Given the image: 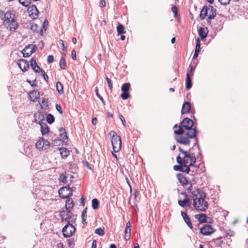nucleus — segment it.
Returning a JSON list of instances; mask_svg holds the SVG:
<instances>
[{
  "label": "nucleus",
  "mask_w": 248,
  "mask_h": 248,
  "mask_svg": "<svg viewBox=\"0 0 248 248\" xmlns=\"http://www.w3.org/2000/svg\"><path fill=\"white\" fill-rule=\"evenodd\" d=\"M176 161L179 165H175L173 167V169L176 171H181L182 169V164H183L182 158L180 155H179L176 158Z\"/></svg>",
  "instance_id": "21"
},
{
  "label": "nucleus",
  "mask_w": 248,
  "mask_h": 248,
  "mask_svg": "<svg viewBox=\"0 0 248 248\" xmlns=\"http://www.w3.org/2000/svg\"><path fill=\"white\" fill-rule=\"evenodd\" d=\"M117 31L118 35L122 34L124 33V28L122 24H119L117 27Z\"/></svg>",
  "instance_id": "33"
},
{
  "label": "nucleus",
  "mask_w": 248,
  "mask_h": 248,
  "mask_svg": "<svg viewBox=\"0 0 248 248\" xmlns=\"http://www.w3.org/2000/svg\"><path fill=\"white\" fill-rule=\"evenodd\" d=\"M213 242L216 246L218 247L222 244V241L221 240V238H217L214 239L213 240Z\"/></svg>",
  "instance_id": "43"
},
{
  "label": "nucleus",
  "mask_w": 248,
  "mask_h": 248,
  "mask_svg": "<svg viewBox=\"0 0 248 248\" xmlns=\"http://www.w3.org/2000/svg\"><path fill=\"white\" fill-rule=\"evenodd\" d=\"M106 5V1L105 0H101L100 2V6L101 7H103Z\"/></svg>",
  "instance_id": "56"
},
{
  "label": "nucleus",
  "mask_w": 248,
  "mask_h": 248,
  "mask_svg": "<svg viewBox=\"0 0 248 248\" xmlns=\"http://www.w3.org/2000/svg\"><path fill=\"white\" fill-rule=\"evenodd\" d=\"M7 24L8 25L7 29L11 32H15L18 27V24L15 19Z\"/></svg>",
  "instance_id": "17"
},
{
  "label": "nucleus",
  "mask_w": 248,
  "mask_h": 248,
  "mask_svg": "<svg viewBox=\"0 0 248 248\" xmlns=\"http://www.w3.org/2000/svg\"><path fill=\"white\" fill-rule=\"evenodd\" d=\"M96 240H93L92 242V248H96Z\"/></svg>",
  "instance_id": "58"
},
{
  "label": "nucleus",
  "mask_w": 248,
  "mask_h": 248,
  "mask_svg": "<svg viewBox=\"0 0 248 248\" xmlns=\"http://www.w3.org/2000/svg\"><path fill=\"white\" fill-rule=\"evenodd\" d=\"M179 150L184 155V157L182 158L183 164H186L190 166H194L196 162V158L194 154L188 153L180 147L179 148Z\"/></svg>",
  "instance_id": "4"
},
{
  "label": "nucleus",
  "mask_w": 248,
  "mask_h": 248,
  "mask_svg": "<svg viewBox=\"0 0 248 248\" xmlns=\"http://www.w3.org/2000/svg\"><path fill=\"white\" fill-rule=\"evenodd\" d=\"M17 64L19 67L22 71H27L30 67V65L28 62L24 59H20L18 60Z\"/></svg>",
  "instance_id": "14"
},
{
  "label": "nucleus",
  "mask_w": 248,
  "mask_h": 248,
  "mask_svg": "<svg viewBox=\"0 0 248 248\" xmlns=\"http://www.w3.org/2000/svg\"><path fill=\"white\" fill-rule=\"evenodd\" d=\"M199 34L202 39L205 38L207 36V33L203 28H200L199 30Z\"/></svg>",
  "instance_id": "32"
},
{
  "label": "nucleus",
  "mask_w": 248,
  "mask_h": 248,
  "mask_svg": "<svg viewBox=\"0 0 248 248\" xmlns=\"http://www.w3.org/2000/svg\"><path fill=\"white\" fill-rule=\"evenodd\" d=\"M59 44L62 47V49L64 51H66L67 50L66 47L64 45V43L63 40H60L59 41Z\"/></svg>",
  "instance_id": "48"
},
{
  "label": "nucleus",
  "mask_w": 248,
  "mask_h": 248,
  "mask_svg": "<svg viewBox=\"0 0 248 248\" xmlns=\"http://www.w3.org/2000/svg\"><path fill=\"white\" fill-rule=\"evenodd\" d=\"M75 231V227L69 222L62 229L64 237L66 238L70 237L73 234Z\"/></svg>",
  "instance_id": "6"
},
{
  "label": "nucleus",
  "mask_w": 248,
  "mask_h": 248,
  "mask_svg": "<svg viewBox=\"0 0 248 248\" xmlns=\"http://www.w3.org/2000/svg\"><path fill=\"white\" fill-rule=\"evenodd\" d=\"M193 121L188 118H185L181 123L180 126L175 124L173 128H178L174 130V133L177 136L174 137L176 141L184 145H189L190 143V139L195 138L197 135L196 128H192Z\"/></svg>",
  "instance_id": "1"
},
{
  "label": "nucleus",
  "mask_w": 248,
  "mask_h": 248,
  "mask_svg": "<svg viewBox=\"0 0 248 248\" xmlns=\"http://www.w3.org/2000/svg\"><path fill=\"white\" fill-rule=\"evenodd\" d=\"M59 194L62 198H68L72 195V188L69 186H63L59 190Z\"/></svg>",
  "instance_id": "7"
},
{
  "label": "nucleus",
  "mask_w": 248,
  "mask_h": 248,
  "mask_svg": "<svg viewBox=\"0 0 248 248\" xmlns=\"http://www.w3.org/2000/svg\"><path fill=\"white\" fill-rule=\"evenodd\" d=\"M130 87V84L129 83H124L121 88V90L122 92H128Z\"/></svg>",
  "instance_id": "40"
},
{
  "label": "nucleus",
  "mask_w": 248,
  "mask_h": 248,
  "mask_svg": "<svg viewBox=\"0 0 248 248\" xmlns=\"http://www.w3.org/2000/svg\"><path fill=\"white\" fill-rule=\"evenodd\" d=\"M47 61L49 63H52L54 61V57L52 55H49L47 58Z\"/></svg>",
  "instance_id": "51"
},
{
  "label": "nucleus",
  "mask_w": 248,
  "mask_h": 248,
  "mask_svg": "<svg viewBox=\"0 0 248 248\" xmlns=\"http://www.w3.org/2000/svg\"><path fill=\"white\" fill-rule=\"evenodd\" d=\"M194 69H195V68L193 67L191 65V64H190L189 70H188V71L187 73H190V75L191 74L192 75L193 74H192V71H194Z\"/></svg>",
  "instance_id": "55"
},
{
  "label": "nucleus",
  "mask_w": 248,
  "mask_h": 248,
  "mask_svg": "<svg viewBox=\"0 0 248 248\" xmlns=\"http://www.w3.org/2000/svg\"><path fill=\"white\" fill-rule=\"evenodd\" d=\"M28 11L29 16L32 19H36L38 17L39 12L35 5L29 6Z\"/></svg>",
  "instance_id": "12"
},
{
  "label": "nucleus",
  "mask_w": 248,
  "mask_h": 248,
  "mask_svg": "<svg viewBox=\"0 0 248 248\" xmlns=\"http://www.w3.org/2000/svg\"><path fill=\"white\" fill-rule=\"evenodd\" d=\"M181 195L182 196H183V198L180 196L179 197L180 200H179L178 202L179 205L182 207H190L191 203L189 201V198L186 193L185 192H182Z\"/></svg>",
  "instance_id": "8"
},
{
  "label": "nucleus",
  "mask_w": 248,
  "mask_h": 248,
  "mask_svg": "<svg viewBox=\"0 0 248 248\" xmlns=\"http://www.w3.org/2000/svg\"><path fill=\"white\" fill-rule=\"evenodd\" d=\"M182 169L181 171L186 172V173H188L190 171V169L189 167L190 166L189 165L186 164H182Z\"/></svg>",
  "instance_id": "36"
},
{
  "label": "nucleus",
  "mask_w": 248,
  "mask_h": 248,
  "mask_svg": "<svg viewBox=\"0 0 248 248\" xmlns=\"http://www.w3.org/2000/svg\"><path fill=\"white\" fill-rule=\"evenodd\" d=\"M71 56L73 60H76L77 57H76V52L75 50H73L71 52Z\"/></svg>",
  "instance_id": "54"
},
{
  "label": "nucleus",
  "mask_w": 248,
  "mask_h": 248,
  "mask_svg": "<svg viewBox=\"0 0 248 248\" xmlns=\"http://www.w3.org/2000/svg\"><path fill=\"white\" fill-rule=\"evenodd\" d=\"M119 117L120 119V120H121L124 126H125L126 125V122L125 121V119H124V116L121 114H119Z\"/></svg>",
  "instance_id": "50"
},
{
  "label": "nucleus",
  "mask_w": 248,
  "mask_h": 248,
  "mask_svg": "<svg viewBox=\"0 0 248 248\" xmlns=\"http://www.w3.org/2000/svg\"><path fill=\"white\" fill-rule=\"evenodd\" d=\"M36 46L34 45H30L25 47L22 51L24 57H30L36 50Z\"/></svg>",
  "instance_id": "10"
},
{
  "label": "nucleus",
  "mask_w": 248,
  "mask_h": 248,
  "mask_svg": "<svg viewBox=\"0 0 248 248\" xmlns=\"http://www.w3.org/2000/svg\"><path fill=\"white\" fill-rule=\"evenodd\" d=\"M40 72H41L42 73V76L44 78V79L46 81H48V76L46 74L45 71L43 70V69H41V70L40 71Z\"/></svg>",
  "instance_id": "45"
},
{
  "label": "nucleus",
  "mask_w": 248,
  "mask_h": 248,
  "mask_svg": "<svg viewBox=\"0 0 248 248\" xmlns=\"http://www.w3.org/2000/svg\"><path fill=\"white\" fill-rule=\"evenodd\" d=\"M131 223H130V221H128V222H127L126 223V228H131Z\"/></svg>",
  "instance_id": "64"
},
{
  "label": "nucleus",
  "mask_w": 248,
  "mask_h": 248,
  "mask_svg": "<svg viewBox=\"0 0 248 248\" xmlns=\"http://www.w3.org/2000/svg\"><path fill=\"white\" fill-rule=\"evenodd\" d=\"M99 202L96 199H93L92 201V205L93 209L96 210L98 208Z\"/></svg>",
  "instance_id": "35"
},
{
  "label": "nucleus",
  "mask_w": 248,
  "mask_h": 248,
  "mask_svg": "<svg viewBox=\"0 0 248 248\" xmlns=\"http://www.w3.org/2000/svg\"><path fill=\"white\" fill-rule=\"evenodd\" d=\"M171 11L173 12V13L174 14V16L176 17L177 15V13H178V10H177V7H176V6H175V5L173 6L171 8Z\"/></svg>",
  "instance_id": "47"
},
{
  "label": "nucleus",
  "mask_w": 248,
  "mask_h": 248,
  "mask_svg": "<svg viewBox=\"0 0 248 248\" xmlns=\"http://www.w3.org/2000/svg\"><path fill=\"white\" fill-rule=\"evenodd\" d=\"M60 151V154L62 158H65L69 155V151L66 148H61L59 149Z\"/></svg>",
  "instance_id": "26"
},
{
  "label": "nucleus",
  "mask_w": 248,
  "mask_h": 248,
  "mask_svg": "<svg viewBox=\"0 0 248 248\" xmlns=\"http://www.w3.org/2000/svg\"><path fill=\"white\" fill-rule=\"evenodd\" d=\"M196 218L198 219L200 222H206V216L205 214H200L199 215H196L195 216Z\"/></svg>",
  "instance_id": "28"
},
{
  "label": "nucleus",
  "mask_w": 248,
  "mask_h": 248,
  "mask_svg": "<svg viewBox=\"0 0 248 248\" xmlns=\"http://www.w3.org/2000/svg\"><path fill=\"white\" fill-rule=\"evenodd\" d=\"M34 97V99H33V101H35V100H37L40 98V93L37 91H33L31 92L30 93Z\"/></svg>",
  "instance_id": "38"
},
{
  "label": "nucleus",
  "mask_w": 248,
  "mask_h": 248,
  "mask_svg": "<svg viewBox=\"0 0 248 248\" xmlns=\"http://www.w3.org/2000/svg\"><path fill=\"white\" fill-rule=\"evenodd\" d=\"M121 96L123 99L126 100L129 97V94L128 92H123V93L121 94Z\"/></svg>",
  "instance_id": "44"
},
{
  "label": "nucleus",
  "mask_w": 248,
  "mask_h": 248,
  "mask_svg": "<svg viewBox=\"0 0 248 248\" xmlns=\"http://www.w3.org/2000/svg\"><path fill=\"white\" fill-rule=\"evenodd\" d=\"M177 177L181 184V185L189 192H191V188L192 187V184L191 182H189L186 178L181 173L177 174Z\"/></svg>",
  "instance_id": "5"
},
{
  "label": "nucleus",
  "mask_w": 248,
  "mask_h": 248,
  "mask_svg": "<svg viewBox=\"0 0 248 248\" xmlns=\"http://www.w3.org/2000/svg\"><path fill=\"white\" fill-rule=\"evenodd\" d=\"M95 94H96V95L97 96V97L101 101V102H102V103L105 105V101L103 99V98L102 97V96L99 94V92H98V88L96 87L95 89Z\"/></svg>",
  "instance_id": "42"
},
{
  "label": "nucleus",
  "mask_w": 248,
  "mask_h": 248,
  "mask_svg": "<svg viewBox=\"0 0 248 248\" xmlns=\"http://www.w3.org/2000/svg\"><path fill=\"white\" fill-rule=\"evenodd\" d=\"M106 79L107 81L109 89L111 90L112 88V84L111 79L109 78L108 77H106Z\"/></svg>",
  "instance_id": "46"
},
{
  "label": "nucleus",
  "mask_w": 248,
  "mask_h": 248,
  "mask_svg": "<svg viewBox=\"0 0 248 248\" xmlns=\"http://www.w3.org/2000/svg\"><path fill=\"white\" fill-rule=\"evenodd\" d=\"M130 234H131L124 233V238L126 240H128V239H129V238L130 237Z\"/></svg>",
  "instance_id": "61"
},
{
  "label": "nucleus",
  "mask_w": 248,
  "mask_h": 248,
  "mask_svg": "<svg viewBox=\"0 0 248 248\" xmlns=\"http://www.w3.org/2000/svg\"><path fill=\"white\" fill-rule=\"evenodd\" d=\"M200 46H201V41L200 40V39L198 38L196 40V48L195 52L193 57V58L194 59H196L199 55V52L200 50Z\"/></svg>",
  "instance_id": "23"
},
{
  "label": "nucleus",
  "mask_w": 248,
  "mask_h": 248,
  "mask_svg": "<svg viewBox=\"0 0 248 248\" xmlns=\"http://www.w3.org/2000/svg\"><path fill=\"white\" fill-rule=\"evenodd\" d=\"M191 106L190 103L188 101L185 102L182 106V108L181 110L182 114H186L187 113L189 112L190 110Z\"/></svg>",
  "instance_id": "20"
},
{
  "label": "nucleus",
  "mask_w": 248,
  "mask_h": 248,
  "mask_svg": "<svg viewBox=\"0 0 248 248\" xmlns=\"http://www.w3.org/2000/svg\"><path fill=\"white\" fill-rule=\"evenodd\" d=\"M56 88L60 94H62L63 93V85L61 82L58 81L56 83Z\"/></svg>",
  "instance_id": "30"
},
{
  "label": "nucleus",
  "mask_w": 248,
  "mask_h": 248,
  "mask_svg": "<svg viewBox=\"0 0 248 248\" xmlns=\"http://www.w3.org/2000/svg\"><path fill=\"white\" fill-rule=\"evenodd\" d=\"M214 232V229L210 225H204L200 229V232L204 235H209Z\"/></svg>",
  "instance_id": "13"
},
{
  "label": "nucleus",
  "mask_w": 248,
  "mask_h": 248,
  "mask_svg": "<svg viewBox=\"0 0 248 248\" xmlns=\"http://www.w3.org/2000/svg\"><path fill=\"white\" fill-rule=\"evenodd\" d=\"M56 108L59 112V113L60 114H62V107L60 105L56 104Z\"/></svg>",
  "instance_id": "52"
},
{
  "label": "nucleus",
  "mask_w": 248,
  "mask_h": 248,
  "mask_svg": "<svg viewBox=\"0 0 248 248\" xmlns=\"http://www.w3.org/2000/svg\"><path fill=\"white\" fill-rule=\"evenodd\" d=\"M218 1L221 3L222 5H226L228 4L231 0H218Z\"/></svg>",
  "instance_id": "49"
},
{
  "label": "nucleus",
  "mask_w": 248,
  "mask_h": 248,
  "mask_svg": "<svg viewBox=\"0 0 248 248\" xmlns=\"http://www.w3.org/2000/svg\"><path fill=\"white\" fill-rule=\"evenodd\" d=\"M109 135L112 137L111 143L113 151L117 153L119 152L121 148L122 142L121 138L113 131L109 132Z\"/></svg>",
  "instance_id": "3"
},
{
  "label": "nucleus",
  "mask_w": 248,
  "mask_h": 248,
  "mask_svg": "<svg viewBox=\"0 0 248 248\" xmlns=\"http://www.w3.org/2000/svg\"><path fill=\"white\" fill-rule=\"evenodd\" d=\"M87 212V208L84 209L82 212V217H86V214Z\"/></svg>",
  "instance_id": "59"
},
{
  "label": "nucleus",
  "mask_w": 248,
  "mask_h": 248,
  "mask_svg": "<svg viewBox=\"0 0 248 248\" xmlns=\"http://www.w3.org/2000/svg\"><path fill=\"white\" fill-rule=\"evenodd\" d=\"M55 120L54 117L51 114H48L46 116V121L48 124H52Z\"/></svg>",
  "instance_id": "39"
},
{
  "label": "nucleus",
  "mask_w": 248,
  "mask_h": 248,
  "mask_svg": "<svg viewBox=\"0 0 248 248\" xmlns=\"http://www.w3.org/2000/svg\"><path fill=\"white\" fill-rule=\"evenodd\" d=\"M124 233L131 234V228H125Z\"/></svg>",
  "instance_id": "57"
},
{
  "label": "nucleus",
  "mask_w": 248,
  "mask_h": 248,
  "mask_svg": "<svg viewBox=\"0 0 248 248\" xmlns=\"http://www.w3.org/2000/svg\"><path fill=\"white\" fill-rule=\"evenodd\" d=\"M138 195V191L137 190H135L134 191V196L135 199H136Z\"/></svg>",
  "instance_id": "62"
},
{
  "label": "nucleus",
  "mask_w": 248,
  "mask_h": 248,
  "mask_svg": "<svg viewBox=\"0 0 248 248\" xmlns=\"http://www.w3.org/2000/svg\"><path fill=\"white\" fill-rule=\"evenodd\" d=\"M34 120L36 123L39 124L44 123L45 117L44 114L40 112H37L34 114Z\"/></svg>",
  "instance_id": "16"
},
{
  "label": "nucleus",
  "mask_w": 248,
  "mask_h": 248,
  "mask_svg": "<svg viewBox=\"0 0 248 248\" xmlns=\"http://www.w3.org/2000/svg\"><path fill=\"white\" fill-rule=\"evenodd\" d=\"M59 65L61 69H64L66 67V63L65 59L62 57L59 62Z\"/></svg>",
  "instance_id": "34"
},
{
  "label": "nucleus",
  "mask_w": 248,
  "mask_h": 248,
  "mask_svg": "<svg viewBox=\"0 0 248 248\" xmlns=\"http://www.w3.org/2000/svg\"><path fill=\"white\" fill-rule=\"evenodd\" d=\"M19 2L23 6L28 7L29 6L31 2V0H18Z\"/></svg>",
  "instance_id": "37"
},
{
  "label": "nucleus",
  "mask_w": 248,
  "mask_h": 248,
  "mask_svg": "<svg viewBox=\"0 0 248 248\" xmlns=\"http://www.w3.org/2000/svg\"><path fill=\"white\" fill-rule=\"evenodd\" d=\"M94 232L96 234L99 235V236H103L105 234L104 230L101 228H97L95 229Z\"/></svg>",
  "instance_id": "41"
},
{
  "label": "nucleus",
  "mask_w": 248,
  "mask_h": 248,
  "mask_svg": "<svg viewBox=\"0 0 248 248\" xmlns=\"http://www.w3.org/2000/svg\"><path fill=\"white\" fill-rule=\"evenodd\" d=\"M67 177L68 176L66 175V174H61L60 176L59 181L60 182L66 184L68 183Z\"/></svg>",
  "instance_id": "31"
},
{
  "label": "nucleus",
  "mask_w": 248,
  "mask_h": 248,
  "mask_svg": "<svg viewBox=\"0 0 248 248\" xmlns=\"http://www.w3.org/2000/svg\"><path fill=\"white\" fill-rule=\"evenodd\" d=\"M60 136L64 140H66L68 138L66 131H64L63 133H60Z\"/></svg>",
  "instance_id": "53"
},
{
  "label": "nucleus",
  "mask_w": 248,
  "mask_h": 248,
  "mask_svg": "<svg viewBox=\"0 0 248 248\" xmlns=\"http://www.w3.org/2000/svg\"><path fill=\"white\" fill-rule=\"evenodd\" d=\"M74 203L71 199H68L66 201L65 209L68 213H71L70 209L73 208Z\"/></svg>",
  "instance_id": "22"
},
{
  "label": "nucleus",
  "mask_w": 248,
  "mask_h": 248,
  "mask_svg": "<svg viewBox=\"0 0 248 248\" xmlns=\"http://www.w3.org/2000/svg\"><path fill=\"white\" fill-rule=\"evenodd\" d=\"M31 66L32 69L36 72L39 73L42 69L37 64L36 60L32 58L30 61Z\"/></svg>",
  "instance_id": "18"
},
{
  "label": "nucleus",
  "mask_w": 248,
  "mask_h": 248,
  "mask_svg": "<svg viewBox=\"0 0 248 248\" xmlns=\"http://www.w3.org/2000/svg\"><path fill=\"white\" fill-rule=\"evenodd\" d=\"M181 215H182L185 222L186 223V224L187 225V226L191 229H192V228H193L192 224L191 223L190 217L187 215V214L184 212H181Z\"/></svg>",
  "instance_id": "19"
},
{
  "label": "nucleus",
  "mask_w": 248,
  "mask_h": 248,
  "mask_svg": "<svg viewBox=\"0 0 248 248\" xmlns=\"http://www.w3.org/2000/svg\"><path fill=\"white\" fill-rule=\"evenodd\" d=\"M208 11V8L206 6H204L203 7L202 10H201L200 15V18L203 20L204 19L205 17L207 16Z\"/></svg>",
  "instance_id": "25"
},
{
  "label": "nucleus",
  "mask_w": 248,
  "mask_h": 248,
  "mask_svg": "<svg viewBox=\"0 0 248 248\" xmlns=\"http://www.w3.org/2000/svg\"><path fill=\"white\" fill-rule=\"evenodd\" d=\"M186 88L187 90L190 89L192 87V82L190 78V73H187L186 79Z\"/></svg>",
  "instance_id": "29"
},
{
  "label": "nucleus",
  "mask_w": 248,
  "mask_h": 248,
  "mask_svg": "<svg viewBox=\"0 0 248 248\" xmlns=\"http://www.w3.org/2000/svg\"><path fill=\"white\" fill-rule=\"evenodd\" d=\"M36 147L39 150H46L49 147V142L44 138H41L37 141Z\"/></svg>",
  "instance_id": "11"
},
{
  "label": "nucleus",
  "mask_w": 248,
  "mask_h": 248,
  "mask_svg": "<svg viewBox=\"0 0 248 248\" xmlns=\"http://www.w3.org/2000/svg\"><path fill=\"white\" fill-rule=\"evenodd\" d=\"M15 12L14 11H8L4 14L2 20H4V24L6 25L8 23H10L15 20Z\"/></svg>",
  "instance_id": "9"
},
{
  "label": "nucleus",
  "mask_w": 248,
  "mask_h": 248,
  "mask_svg": "<svg viewBox=\"0 0 248 248\" xmlns=\"http://www.w3.org/2000/svg\"><path fill=\"white\" fill-rule=\"evenodd\" d=\"M209 15L207 21L208 23H211V20L215 18L216 16L217 10L212 6H209L208 8Z\"/></svg>",
  "instance_id": "15"
},
{
  "label": "nucleus",
  "mask_w": 248,
  "mask_h": 248,
  "mask_svg": "<svg viewBox=\"0 0 248 248\" xmlns=\"http://www.w3.org/2000/svg\"><path fill=\"white\" fill-rule=\"evenodd\" d=\"M69 214L67 212L66 214H65L64 210H63L62 211H60V216L62 220H65L69 223L71 218Z\"/></svg>",
  "instance_id": "24"
},
{
  "label": "nucleus",
  "mask_w": 248,
  "mask_h": 248,
  "mask_svg": "<svg viewBox=\"0 0 248 248\" xmlns=\"http://www.w3.org/2000/svg\"><path fill=\"white\" fill-rule=\"evenodd\" d=\"M97 122V119L96 118H93L92 119V124L93 125H95L96 124Z\"/></svg>",
  "instance_id": "60"
},
{
  "label": "nucleus",
  "mask_w": 248,
  "mask_h": 248,
  "mask_svg": "<svg viewBox=\"0 0 248 248\" xmlns=\"http://www.w3.org/2000/svg\"><path fill=\"white\" fill-rule=\"evenodd\" d=\"M41 125V131L42 135H44L47 134L49 132V128L46 123H42L40 124Z\"/></svg>",
  "instance_id": "27"
},
{
  "label": "nucleus",
  "mask_w": 248,
  "mask_h": 248,
  "mask_svg": "<svg viewBox=\"0 0 248 248\" xmlns=\"http://www.w3.org/2000/svg\"><path fill=\"white\" fill-rule=\"evenodd\" d=\"M47 102L45 101V99L44 98L42 101V104L45 106H47Z\"/></svg>",
  "instance_id": "63"
},
{
  "label": "nucleus",
  "mask_w": 248,
  "mask_h": 248,
  "mask_svg": "<svg viewBox=\"0 0 248 248\" xmlns=\"http://www.w3.org/2000/svg\"><path fill=\"white\" fill-rule=\"evenodd\" d=\"M191 193L193 196V206L195 209L202 212L205 211L208 207V203L205 201L206 193L199 188Z\"/></svg>",
  "instance_id": "2"
}]
</instances>
